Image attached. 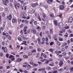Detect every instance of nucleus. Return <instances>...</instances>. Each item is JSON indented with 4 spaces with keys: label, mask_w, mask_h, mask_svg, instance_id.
Returning <instances> with one entry per match:
<instances>
[{
    "label": "nucleus",
    "mask_w": 73,
    "mask_h": 73,
    "mask_svg": "<svg viewBox=\"0 0 73 73\" xmlns=\"http://www.w3.org/2000/svg\"><path fill=\"white\" fill-rule=\"evenodd\" d=\"M27 66H28V68H31V66L29 64L27 65Z\"/></svg>",
    "instance_id": "46"
},
{
    "label": "nucleus",
    "mask_w": 73,
    "mask_h": 73,
    "mask_svg": "<svg viewBox=\"0 0 73 73\" xmlns=\"http://www.w3.org/2000/svg\"><path fill=\"white\" fill-rule=\"evenodd\" d=\"M5 37H8L9 36V35H8V33H6L5 34Z\"/></svg>",
    "instance_id": "29"
},
{
    "label": "nucleus",
    "mask_w": 73,
    "mask_h": 73,
    "mask_svg": "<svg viewBox=\"0 0 73 73\" xmlns=\"http://www.w3.org/2000/svg\"><path fill=\"white\" fill-rule=\"evenodd\" d=\"M36 29H39V31H40L41 29V28H40V27L39 26H38V27H37Z\"/></svg>",
    "instance_id": "33"
},
{
    "label": "nucleus",
    "mask_w": 73,
    "mask_h": 73,
    "mask_svg": "<svg viewBox=\"0 0 73 73\" xmlns=\"http://www.w3.org/2000/svg\"><path fill=\"white\" fill-rule=\"evenodd\" d=\"M43 57L44 58H46L47 57V56L45 54H44L43 55Z\"/></svg>",
    "instance_id": "34"
},
{
    "label": "nucleus",
    "mask_w": 73,
    "mask_h": 73,
    "mask_svg": "<svg viewBox=\"0 0 73 73\" xmlns=\"http://www.w3.org/2000/svg\"><path fill=\"white\" fill-rule=\"evenodd\" d=\"M9 47L10 48H11V49L12 50H13V48H12L11 45H10L9 46Z\"/></svg>",
    "instance_id": "44"
},
{
    "label": "nucleus",
    "mask_w": 73,
    "mask_h": 73,
    "mask_svg": "<svg viewBox=\"0 0 73 73\" xmlns=\"http://www.w3.org/2000/svg\"><path fill=\"white\" fill-rule=\"evenodd\" d=\"M53 73H57V70H54V71H53Z\"/></svg>",
    "instance_id": "62"
},
{
    "label": "nucleus",
    "mask_w": 73,
    "mask_h": 73,
    "mask_svg": "<svg viewBox=\"0 0 73 73\" xmlns=\"http://www.w3.org/2000/svg\"><path fill=\"white\" fill-rule=\"evenodd\" d=\"M33 62H30V64L31 65H33Z\"/></svg>",
    "instance_id": "47"
},
{
    "label": "nucleus",
    "mask_w": 73,
    "mask_h": 73,
    "mask_svg": "<svg viewBox=\"0 0 73 73\" xmlns=\"http://www.w3.org/2000/svg\"><path fill=\"white\" fill-rule=\"evenodd\" d=\"M40 40H41V39L40 37H39L38 38V41H40Z\"/></svg>",
    "instance_id": "59"
},
{
    "label": "nucleus",
    "mask_w": 73,
    "mask_h": 73,
    "mask_svg": "<svg viewBox=\"0 0 73 73\" xmlns=\"http://www.w3.org/2000/svg\"><path fill=\"white\" fill-rule=\"evenodd\" d=\"M7 19L8 20L11 21L12 19V15H9V16H7Z\"/></svg>",
    "instance_id": "4"
},
{
    "label": "nucleus",
    "mask_w": 73,
    "mask_h": 73,
    "mask_svg": "<svg viewBox=\"0 0 73 73\" xmlns=\"http://www.w3.org/2000/svg\"><path fill=\"white\" fill-rule=\"evenodd\" d=\"M12 22L13 23H17V20L16 19H13L12 20Z\"/></svg>",
    "instance_id": "7"
},
{
    "label": "nucleus",
    "mask_w": 73,
    "mask_h": 73,
    "mask_svg": "<svg viewBox=\"0 0 73 73\" xmlns=\"http://www.w3.org/2000/svg\"><path fill=\"white\" fill-rule=\"evenodd\" d=\"M31 5L33 7H35L36 6V5L35 3L31 4Z\"/></svg>",
    "instance_id": "18"
},
{
    "label": "nucleus",
    "mask_w": 73,
    "mask_h": 73,
    "mask_svg": "<svg viewBox=\"0 0 73 73\" xmlns=\"http://www.w3.org/2000/svg\"><path fill=\"white\" fill-rule=\"evenodd\" d=\"M25 22L26 24H27L28 23V21L27 20H25Z\"/></svg>",
    "instance_id": "40"
},
{
    "label": "nucleus",
    "mask_w": 73,
    "mask_h": 73,
    "mask_svg": "<svg viewBox=\"0 0 73 73\" xmlns=\"http://www.w3.org/2000/svg\"><path fill=\"white\" fill-rule=\"evenodd\" d=\"M54 44V43L53 42H52L51 43H50V46H52V45H53Z\"/></svg>",
    "instance_id": "43"
},
{
    "label": "nucleus",
    "mask_w": 73,
    "mask_h": 73,
    "mask_svg": "<svg viewBox=\"0 0 73 73\" xmlns=\"http://www.w3.org/2000/svg\"><path fill=\"white\" fill-rule=\"evenodd\" d=\"M25 4H26L25 3H23L21 4V7L23 10H24V8H24V6L25 5Z\"/></svg>",
    "instance_id": "6"
},
{
    "label": "nucleus",
    "mask_w": 73,
    "mask_h": 73,
    "mask_svg": "<svg viewBox=\"0 0 73 73\" xmlns=\"http://www.w3.org/2000/svg\"><path fill=\"white\" fill-rule=\"evenodd\" d=\"M62 25H63L62 23H60L59 24V26L60 27H61L62 26Z\"/></svg>",
    "instance_id": "21"
},
{
    "label": "nucleus",
    "mask_w": 73,
    "mask_h": 73,
    "mask_svg": "<svg viewBox=\"0 0 73 73\" xmlns=\"http://www.w3.org/2000/svg\"><path fill=\"white\" fill-rule=\"evenodd\" d=\"M33 65V66H38V64H36L34 63Z\"/></svg>",
    "instance_id": "38"
},
{
    "label": "nucleus",
    "mask_w": 73,
    "mask_h": 73,
    "mask_svg": "<svg viewBox=\"0 0 73 73\" xmlns=\"http://www.w3.org/2000/svg\"><path fill=\"white\" fill-rule=\"evenodd\" d=\"M17 39L19 41H22V39L19 37H17Z\"/></svg>",
    "instance_id": "17"
},
{
    "label": "nucleus",
    "mask_w": 73,
    "mask_h": 73,
    "mask_svg": "<svg viewBox=\"0 0 73 73\" xmlns=\"http://www.w3.org/2000/svg\"><path fill=\"white\" fill-rule=\"evenodd\" d=\"M2 2L5 5H7V3H9V0H2Z\"/></svg>",
    "instance_id": "2"
},
{
    "label": "nucleus",
    "mask_w": 73,
    "mask_h": 73,
    "mask_svg": "<svg viewBox=\"0 0 73 73\" xmlns=\"http://www.w3.org/2000/svg\"><path fill=\"white\" fill-rule=\"evenodd\" d=\"M45 28H46V27L45 26H44L42 27V29L43 30V31H44V30H45Z\"/></svg>",
    "instance_id": "30"
},
{
    "label": "nucleus",
    "mask_w": 73,
    "mask_h": 73,
    "mask_svg": "<svg viewBox=\"0 0 73 73\" xmlns=\"http://www.w3.org/2000/svg\"><path fill=\"white\" fill-rule=\"evenodd\" d=\"M62 54V56H66V53L63 52Z\"/></svg>",
    "instance_id": "54"
},
{
    "label": "nucleus",
    "mask_w": 73,
    "mask_h": 73,
    "mask_svg": "<svg viewBox=\"0 0 73 73\" xmlns=\"http://www.w3.org/2000/svg\"><path fill=\"white\" fill-rule=\"evenodd\" d=\"M38 19H39L40 21H41V17L40 15H38Z\"/></svg>",
    "instance_id": "27"
},
{
    "label": "nucleus",
    "mask_w": 73,
    "mask_h": 73,
    "mask_svg": "<svg viewBox=\"0 0 73 73\" xmlns=\"http://www.w3.org/2000/svg\"><path fill=\"white\" fill-rule=\"evenodd\" d=\"M7 37H8L9 40H11V37L10 35H9V36Z\"/></svg>",
    "instance_id": "35"
},
{
    "label": "nucleus",
    "mask_w": 73,
    "mask_h": 73,
    "mask_svg": "<svg viewBox=\"0 0 73 73\" xmlns=\"http://www.w3.org/2000/svg\"><path fill=\"white\" fill-rule=\"evenodd\" d=\"M23 19H27V20H29L30 19V17H23Z\"/></svg>",
    "instance_id": "14"
},
{
    "label": "nucleus",
    "mask_w": 73,
    "mask_h": 73,
    "mask_svg": "<svg viewBox=\"0 0 73 73\" xmlns=\"http://www.w3.org/2000/svg\"><path fill=\"white\" fill-rule=\"evenodd\" d=\"M55 53L56 54H57V55H59V54H58V52L56 51L55 52Z\"/></svg>",
    "instance_id": "41"
},
{
    "label": "nucleus",
    "mask_w": 73,
    "mask_h": 73,
    "mask_svg": "<svg viewBox=\"0 0 73 73\" xmlns=\"http://www.w3.org/2000/svg\"><path fill=\"white\" fill-rule=\"evenodd\" d=\"M63 70H64V69L62 68H60L58 70V71H59V72H62Z\"/></svg>",
    "instance_id": "25"
},
{
    "label": "nucleus",
    "mask_w": 73,
    "mask_h": 73,
    "mask_svg": "<svg viewBox=\"0 0 73 73\" xmlns=\"http://www.w3.org/2000/svg\"><path fill=\"white\" fill-rule=\"evenodd\" d=\"M0 56L1 57H3V52H1L0 53Z\"/></svg>",
    "instance_id": "37"
},
{
    "label": "nucleus",
    "mask_w": 73,
    "mask_h": 73,
    "mask_svg": "<svg viewBox=\"0 0 73 73\" xmlns=\"http://www.w3.org/2000/svg\"><path fill=\"white\" fill-rule=\"evenodd\" d=\"M52 2H53V1H52L50 0H48L47 1V3H48V4H51L52 3Z\"/></svg>",
    "instance_id": "12"
},
{
    "label": "nucleus",
    "mask_w": 73,
    "mask_h": 73,
    "mask_svg": "<svg viewBox=\"0 0 73 73\" xmlns=\"http://www.w3.org/2000/svg\"><path fill=\"white\" fill-rule=\"evenodd\" d=\"M31 32H33V33H34V34L36 33V30L34 29H31Z\"/></svg>",
    "instance_id": "8"
},
{
    "label": "nucleus",
    "mask_w": 73,
    "mask_h": 73,
    "mask_svg": "<svg viewBox=\"0 0 73 73\" xmlns=\"http://www.w3.org/2000/svg\"><path fill=\"white\" fill-rule=\"evenodd\" d=\"M73 18L72 17H70L68 19V22L69 23H71L73 22Z\"/></svg>",
    "instance_id": "5"
},
{
    "label": "nucleus",
    "mask_w": 73,
    "mask_h": 73,
    "mask_svg": "<svg viewBox=\"0 0 73 73\" xmlns=\"http://www.w3.org/2000/svg\"><path fill=\"white\" fill-rule=\"evenodd\" d=\"M9 56V54H7L6 55V57H7V58H8V56Z\"/></svg>",
    "instance_id": "60"
},
{
    "label": "nucleus",
    "mask_w": 73,
    "mask_h": 73,
    "mask_svg": "<svg viewBox=\"0 0 73 73\" xmlns=\"http://www.w3.org/2000/svg\"><path fill=\"white\" fill-rule=\"evenodd\" d=\"M48 38H50H50H51V35H50V34H48Z\"/></svg>",
    "instance_id": "22"
},
{
    "label": "nucleus",
    "mask_w": 73,
    "mask_h": 73,
    "mask_svg": "<svg viewBox=\"0 0 73 73\" xmlns=\"http://www.w3.org/2000/svg\"><path fill=\"white\" fill-rule=\"evenodd\" d=\"M50 33L51 34H53V29H50Z\"/></svg>",
    "instance_id": "31"
},
{
    "label": "nucleus",
    "mask_w": 73,
    "mask_h": 73,
    "mask_svg": "<svg viewBox=\"0 0 73 73\" xmlns=\"http://www.w3.org/2000/svg\"><path fill=\"white\" fill-rule=\"evenodd\" d=\"M46 41H49V40H48V37L46 36Z\"/></svg>",
    "instance_id": "53"
},
{
    "label": "nucleus",
    "mask_w": 73,
    "mask_h": 73,
    "mask_svg": "<svg viewBox=\"0 0 73 73\" xmlns=\"http://www.w3.org/2000/svg\"><path fill=\"white\" fill-rule=\"evenodd\" d=\"M46 69H48V70H50L51 68L49 66H48L46 67Z\"/></svg>",
    "instance_id": "42"
},
{
    "label": "nucleus",
    "mask_w": 73,
    "mask_h": 73,
    "mask_svg": "<svg viewBox=\"0 0 73 73\" xmlns=\"http://www.w3.org/2000/svg\"><path fill=\"white\" fill-rule=\"evenodd\" d=\"M37 22L36 21H35L34 22V24L35 25H37Z\"/></svg>",
    "instance_id": "32"
},
{
    "label": "nucleus",
    "mask_w": 73,
    "mask_h": 73,
    "mask_svg": "<svg viewBox=\"0 0 73 73\" xmlns=\"http://www.w3.org/2000/svg\"><path fill=\"white\" fill-rule=\"evenodd\" d=\"M42 40L43 41H45V38L44 37H43L42 39Z\"/></svg>",
    "instance_id": "52"
},
{
    "label": "nucleus",
    "mask_w": 73,
    "mask_h": 73,
    "mask_svg": "<svg viewBox=\"0 0 73 73\" xmlns=\"http://www.w3.org/2000/svg\"><path fill=\"white\" fill-rule=\"evenodd\" d=\"M24 73H28V71L25 70H24Z\"/></svg>",
    "instance_id": "63"
},
{
    "label": "nucleus",
    "mask_w": 73,
    "mask_h": 73,
    "mask_svg": "<svg viewBox=\"0 0 73 73\" xmlns=\"http://www.w3.org/2000/svg\"><path fill=\"white\" fill-rule=\"evenodd\" d=\"M69 26H67L65 27V29H69Z\"/></svg>",
    "instance_id": "49"
},
{
    "label": "nucleus",
    "mask_w": 73,
    "mask_h": 73,
    "mask_svg": "<svg viewBox=\"0 0 73 73\" xmlns=\"http://www.w3.org/2000/svg\"><path fill=\"white\" fill-rule=\"evenodd\" d=\"M2 49H3V50L4 53H7V52H8V50L7 49V47L2 46Z\"/></svg>",
    "instance_id": "1"
},
{
    "label": "nucleus",
    "mask_w": 73,
    "mask_h": 73,
    "mask_svg": "<svg viewBox=\"0 0 73 73\" xmlns=\"http://www.w3.org/2000/svg\"><path fill=\"white\" fill-rule=\"evenodd\" d=\"M54 23L55 26H57V21H54Z\"/></svg>",
    "instance_id": "11"
},
{
    "label": "nucleus",
    "mask_w": 73,
    "mask_h": 73,
    "mask_svg": "<svg viewBox=\"0 0 73 73\" xmlns=\"http://www.w3.org/2000/svg\"><path fill=\"white\" fill-rule=\"evenodd\" d=\"M37 50L38 52H40L41 51V49L39 48H37Z\"/></svg>",
    "instance_id": "57"
},
{
    "label": "nucleus",
    "mask_w": 73,
    "mask_h": 73,
    "mask_svg": "<svg viewBox=\"0 0 73 73\" xmlns=\"http://www.w3.org/2000/svg\"><path fill=\"white\" fill-rule=\"evenodd\" d=\"M45 70V68H40L38 69V71H41V70Z\"/></svg>",
    "instance_id": "16"
},
{
    "label": "nucleus",
    "mask_w": 73,
    "mask_h": 73,
    "mask_svg": "<svg viewBox=\"0 0 73 73\" xmlns=\"http://www.w3.org/2000/svg\"><path fill=\"white\" fill-rule=\"evenodd\" d=\"M31 12L32 13H34L35 12V10L34 9H33L31 11Z\"/></svg>",
    "instance_id": "36"
},
{
    "label": "nucleus",
    "mask_w": 73,
    "mask_h": 73,
    "mask_svg": "<svg viewBox=\"0 0 73 73\" xmlns=\"http://www.w3.org/2000/svg\"><path fill=\"white\" fill-rule=\"evenodd\" d=\"M57 44L58 45H60V42H59L58 41L57 42Z\"/></svg>",
    "instance_id": "56"
},
{
    "label": "nucleus",
    "mask_w": 73,
    "mask_h": 73,
    "mask_svg": "<svg viewBox=\"0 0 73 73\" xmlns=\"http://www.w3.org/2000/svg\"><path fill=\"white\" fill-rule=\"evenodd\" d=\"M42 16L44 18H45V17H46V15H45L44 13H42Z\"/></svg>",
    "instance_id": "26"
},
{
    "label": "nucleus",
    "mask_w": 73,
    "mask_h": 73,
    "mask_svg": "<svg viewBox=\"0 0 73 73\" xmlns=\"http://www.w3.org/2000/svg\"><path fill=\"white\" fill-rule=\"evenodd\" d=\"M59 40L60 41H62L63 40V39L62 38H60L59 39Z\"/></svg>",
    "instance_id": "55"
},
{
    "label": "nucleus",
    "mask_w": 73,
    "mask_h": 73,
    "mask_svg": "<svg viewBox=\"0 0 73 73\" xmlns=\"http://www.w3.org/2000/svg\"><path fill=\"white\" fill-rule=\"evenodd\" d=\"M58 16L60 17V18H61L62 17V14L60 13L59 15Z\"/></svg>",
    "instance_id": "48"
},
{
    "label": "nucleus",
    "mask_w": 73,
    "mask_h": 73,
    "mask_svg": "<svg viewBox=\"0 0 73 73\" xmlns=\"http://www.w3.org/2000/svg\"><path fill=\"white\" fill-rule=\"evenodd\" d=\"M21 16L22 17V18L23 19V17H25V16H27V14L24 13H22L21 14Z\"/></svg>",
    "instance_id": "3"
},
{
    "label": "nucleus",
    "mask_w": 73,
    "mask_h": 73,
    "mask_svg": "<svg viewBox=\"0 0 73 73\" xmlns=\"http://www.w3.org/2000/svg\"><path fill=\"white\" fill-rule=\"evenodd\" d=\"M31 32V30L29 29H28L27 31V34H28V33H29V32Z\"/></svg>",
    "instance_id": "45"
},
{
    "label": "nucleus",
    "mask_w": 73,
    "mask_h": 73,
    "mask_svg": "<svg viewBox=\"0 0 73 73\" xmlns=\"http://www.w3.org/2000/svg\"><path fill=\"white\" fill-rule=\"evenodd\" d=\"M32 52H30L28 54V55L29 56H31V55H32Z\"/></svg>",
    "instance_id": "50"
},
{
    "label": "nucleus",
    "mask_w": 73,
    "mask_h": 73,
    "mask_svg": "<svg viewBox=\"0 0 73 73\" xmlns=\"http://www.w3.org/2000/svg\"><path fill=\"white\" fill-rule=\"evenodd\" d=\"M62 65H63V61H61L59 63V65L60 66H62Z\"/></svg>",
    "instance_id": "9"
},
{
    "label": "nucleus",
    "mask_w": 73,
    "mask_h": 73,
    "mask_svg": "<svg viewBox=\"0 0 73 73\" xmlns=\"http://www.w3.org/2000/svg\"><path fill=\"white\" fill-rule=\"evenodd\" d=\"M31 52L32 53H36V50L35 49L32 50Z\"/></svg>",
    "instance_id": "13"
},
{
    "label": "nucleus",
    "mask_w": 73,
    "mask_h": 73,
    "mask_svg": "<svg viewBox=\"0 0 73 73\" xmlns=\"http://www.w3.org/2000/svg\"><path fill=\"white\" fill-rule=\"evenodd\" d=\"M45 60H46V59H44L42 60H40V61H41V62H44V61H45Z\"/></svg>",
    "instance_id": "39"
},
{
    "label": "nucleus",
    "mask_w": 73,
    "mask_h": 73,
    "mask_svg": "<svg viewBox=\"0 0 73 73\" xmlns=\"http://www.w3.org/2000/svg\"><path fill=\"white\" fill-rule=\"evenodd\" d=\"M70 41L71 42H73V38H71L70 39Z\"/></svg>",
    "instance_id": "64"
},
{
    "label": "nucleus",
    "mask_w": 73,
    "mask_h": 73,
    "mask_svg": "<svg viewBox=\"0 0 73 73\" xmlns=\"http://www.w3.org/2000/svg\"><path fill=\"white\" fill-rule=\"evenodd\" d=\"M54 38L55 40H57V38L56 36H54Z\"/></svg>",
    "instance_id": "61"
},
{
    "label": "nucleus",
    "mask_w": 73,
    "mask_h": 73,
    "mask_svg": "<svg viewBox=\"0 0 73 73\" xmlns=\"http://www.w3.org/2000/svg\"><path fill=\"white\" fill-rule=\"evenodd\" d=\"M49 51L51 53H53V49L52 48H50L49 49Z\"/></svg>",
    "instance_id": "20"
},
{
    "label": "nucleus",
    "mask_w": 73,
    "mask_h": 73,
    "mask_svg": "<svg viewBox=\"0 0 73 73\" xmlns=\"http://www.w3.org/2000/svg\"><path fill=\"white\" fill-rule=\"evenodd\" d=\"M17 6L18 8L20 7V3H17Z\"/></svg>",
    "instance_id": "51"
},
{
    "label": "nucleus",
    "mask_w": 73,
    "mask_h": 73,
    "mask_svg": "<svg viewBox=\"0 0 73 73\" xmlns=\"http://www.w3.org/2000/svg\"><path fill=\"white\" fill-rule=\"evenodd\" d=\"M23 57L24 58H28V56H27V55H23Z\"/></svg>",
    "instance_id": "19"
},
{
    "label": "nucleus",
    "mask_w": 73,
    "mask_h": 73,
    "mask_svg": "<svg viewBox=\"0 0 73 73\" xmlns=\"http://www.w3.org/2000/svg\"><path fill=\"white\" fill-rule=\"evenodd\" d=\"M39 56H40V54H39V53H38L37 54L36 57V58H38L39 57Z\"/></svg>",
    "instance_id": "28"
},
{
    "label": "nucleus",
    "mask_w": 73,
    "mask_h": 73,
    "mask_svg": "<svg viewBox=\"0 0 73 73\" xmlns=\"http://www.w3.org/2000/svg\"><path fill=\"white\" fill-rule=\"evenodd\" d=\"M60 9H64V8H65V7L63 5H60Z\"/></svg>",
    "instance_id": "15"
},
{
    "label": "nucleus",
    "mask_w": 73,
    "mask_h": 73,
    "mask_svg": "<svg viewBox=\"0 0 73 73\" xmlns=\"http://www.w3.org/2000/svg\"><path fill=\"white\" fill-rule=\"evenodd\" d=\"M49 65H50V66H54V62H52V63L49 64Z\"/></svg>",
    "instance_id": "10"
},
{
    "label": "nucleus",
    "mask_w": 73,
    "mask_h": 73,
    "mask_svg": "<svg viewBox=\"0 0 73 73\" xmlns=\"http://www.w3.org/2000/svg\"><path fill=\"white\" fill-rule=\"evenodd\" d=\"M13 57H14V56L12 55H10L9 56V58H13Z\"/></svg>",
    "instance_id": "23"
},
{
    "label": "nucleus",
    "mask_w": 73,
    "mask_h": 73,
    "mask_svg": "<svg viewBox=\"0 0 73 73\" xmlns=\"http://www.w3.org/2000/svg\"><path fill=\"white\" fill-rule=\"evenodd\" d=\"M17 61H19V62L20 61H21V60H22V59L20 58H19L18 59H17Z\"/></svg>",
    "instance_id": "24"
},
{
    "label": "nucleus",
    "mask_w": 73,
    "mask_h": 73,
    "mask_svg": "<svg viewBox=\"0 0 73 73\" xmlns=\"http://www.w3.org/2000/svg\"><path fill=\"white\" fill-rule=\"evenodd\" d=\"M70 70L71 72H73V67L70 68Z\"/></svg>",
    "instance_id": "58"
}]
</instances>
